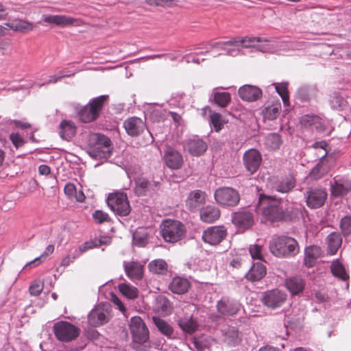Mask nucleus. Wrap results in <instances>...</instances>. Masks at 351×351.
<instances>
[{
	"instance_id": "1",
	"label": "nucleus",
	"mask_w": 351,
	"mask_h": 351,
	"mask_svg": "<svg viewBox=\"0 0 351 351\" xmlns=\"http://www.w3.org/2000/svg\"><path fill=\"white\" fill-rule=\"evenodd\" d=\"M269 252L276 257L289 258L300 252V245L296 239L287 236H275L269 243Z\"/></svg>"
},
{
	"instance_id": "2",
	"label": "nucleus",
	"mask_w": 351,
	"mask_h": 351,
	"mask_svg": "<svg viewBox=\"0 0 351 351\" xmlns=\"http://www.w3.org/2000/svg\"><path fill=\"white\" fill-rule=\"evenodd\" d=\"M130 329L132 337V346L135 351H149V330L140 317L130 319Z\"/></svg>"
},
{
	"instance_id": "3",
	"label": "nucleus",
	"mask_w": 351,
	"mask_h": 351,
	"mask_svg": "<svg viewBox=\"0 0 351 351\" xmlns=\"http://www.w3.org/2000/svg\"><path fill=\"white\" fill-rule=\"evenodd\" d=\"M88 154L96 160H106L111 154V141L109 138L101 134H91L88 136Z\"/></svg>"
},
{
	"instance_id": "4",
	"label": "nucleus",
	"mask_w": 351,
	"mask_h": 351,
	"mask_svg": "<svg viewBox=\"0 0 351 351\" xmlns=\"http://www.w3.org/2000/svg\"><path fill=\"white\" fill-rule=\"evenodd\" d=\"M258 205L262 207L263 215L269 221L274 222L288 219V216L280 206V202L277 199L261 195Z\"/></svg>"
},
{
	"instance_id": "5",
	"label": "nucleus",
	"mask_w": 351,
	"mask_h": 351,
	"mask_svg": "<svg viewBox=\"0 0 351 351\" xmlns=\"http://www.w3.org/2000/svg\"><path fill=\"white\" fill-rule=\"evenodd\" d=\"M161 235L166 242L176 243L184 235V225L178 221L166 219L161 224Z\"/></svg>"
},
{
	"instance_id": "6",
	"label": "nucleus",
	"mask_w": 351,
	"mask_h": 351,
	"mask_svg": "<svg viewBox=\"0 0 351 351\" xmlns=\"http://www.w3.org/2000/svg\"><path fill=\"white\" fill-rule=\"evenodd\" d=\"M106 95L92 99L80 112V119L84 123H89L96 120L103 108L104 104L107 99Z\"/></svg>"
},
{
	"instance_id": "7",
	"label": "nucleus",
	"mask_w": 351,
	"mask_h": 351,
	"mask_svg": "<svg viewBox=\"0 0 351 351\" xmlns=\"http://www.w3.org/2000/svg\"><path fill=\"white\" fill-rule=\"evenodd\" d=\"M214 195L217 203L223 207L236 206L240 201L238 191L231 187L219 188Z\"/></svg>"
},
{
	"instance_id": "8",
	"label": "nucleus",
	"mask_w": 351,
	"mask_h": 351,
	"mask_svg": "<svg viewBox=\"0 0 351 351\" xmlns=\"http://www.w3.org/2000/svg\"><path fill=\"white\" fill-rule=\"evenodd\" d=\"M53 330L58 340L66 342L72 341L80 334V329L77 327L66 321H60L54 324Z\"/></svg>"
},
{
	"instance_id": "9",
	"label": "nucleus",
	"mask_w": 351,
	"mask_h": 351,
	"mask_svg": "<svg viewBox=\"0 0 351 351\" xmlns=\"http://www.w3.org/2000/svg\"><path fill=\"white\" fill-rule=\"evenodd\" d=\"M107 203L110 209L117 215L127 216L130 213V206L126 194L115 193L109 195Z\"/></svg>"
},
{
	"instance_id": "10",
	"label": "nucleus",
	"mask_w": 351,
	"mask_h": 351,
	"mask_svg": "<svg viewBox=\"0 0 351 351\" xmlns=\"http://www.w3.org/2000/svg\"><path fill=\"white\" fill-rule=\"evenodd\" d=\"M327 192L321 187H310L304 194L306 205L311 208L322 207L327 198Z\"/></svg>"
},
{
	"instance_id": "11",
	"label": "nucleus",
	"mask_w": 351,
	"mask_h": 351,
	"mask_svg": "<svg viewBox=\"0 0 351 351\" xmlns=\"http://www.w3.org/2000/svg\"><path fill=\"white\" fill-rule=\"evenodd\" d=\"M110 311L108 305H97L88 314V322L90 325L98 327L109 320Z\"/></svg>"
},
{
	"instance_id": "12",
	"label": "nucleus",
	"mask_w": 351,
	"mask_h": 351,
	"mask_svg": "<svg viewBox=\"0 0 351 351\" xmlns=\"http://www.w3.org/2000/svg\"><path fill=\"white\" fill-rule=\"evenodd\" d=\"M226 235L227 230L224 226H213L204 231L202 240L210 245H215L220 243Z\"/></svg>"
},
{
	"instance_id": "13",
	"label": "nucleus",
	"mask_w": 351,
	"mask_h": 351,
	"mask_svg": "<svg viewBox=\"0 0 351 351\" xmlns=\"http://www.w3.org/2000/svg\"><path fill=\"white\" fill-rule=\"evenodd\" d=\"M243 161L246 171L254 174L260 167L262 156L257 149H250L244 153Z\"/></svg>"
},
{
	"instance_id": "14",
	"label": "nucleus",
	"mask_w": 351,
	"mask_h": 351,
	"mask_svg": "<svg viewBox=\"0 0 351 351\" xmlns=\"http://www.w3.org/2000/svg\"><path fill=\"white\" fill-rule=\"evenodd\" d=\"M232 221L241 230H247L254 224V215L247 208H242L232 214Z\"/></svg>"
},
{
	"instance_id": "15",
	"label": "nucleus",
	"mask_w": 351,
	"mask_h": 351,
	"mask_svg": "<svg viewBox=\"0 0 351 351\" xmlns=\"http://www.w3.org/2000/svg\"><path fill=\"white\" fill-rule=\"evenodd\" d=\"M184 148L192 156H199L207 149V143L198 136H193L185 140Z\"/></svg>"
},
{
	"instance_id": "16",
	"label": "nucleus",
	"mask_w": 351,
	"mask_h": 351,
	"mask_svg": "<svg viewBox=\"0 0 351 351\" xmlns=\"http://www.w3.org/2000/svg\"><path fill=\"white\" fill-rule=\"evenodd\" d=\"M287 295L278 289H273L264 293L262 301L268 307L276 308L280 306L286 300Z\"/></svg>"
},
{
	"instance_id": "17",
	"label": "nucleus",
	"mask_w": 351,
	"mask_h": 351,
	"mask_svg": "<svg viewBox=\"0 0 351 351\" xmlns=\"http://www.w3.org/2000/svg\"><path fill=\"white\" fill-rule=\"evenodd\" d=\"M164 160L165 165L171 169L177 170L182 167L184 160L182 155L173 149L168 147L164 153Z\"/></svg>"
},
{
	"instance_id": "18",
	"label": "nucleus",
	"mask_w": 351,
	"mask_h": 351,
	"mask_svg": "<svg viewBox=\"0 0 351 351\" xmlns=\"http://www.w3.org/2000/svg\"><path fill=\"white\" fill-rule=\"evenodd\" d=\"M123 127L128 135L136 136L145 130L146 124L142 119L137 117H132L124 121Z\"/></svg>"
},
{
	"instance_id": "19",
	"label": "nucleus",
	"mask_w": 351,
	"mask_h": 351,
	"mask_svg": "<svg viewBox=\"0 0 351 351\" xmlns=\"http://www.w3.org/2000/svg\"><path fill=\"white\" fill-rule=\"evenodd\" d=\"M217 311L223 316H232L237 313L240 304L229 298H223L217 305Z\"/></svg>"
},
{
	"instance_id": "20",
	"label": "nucleus",
	"mask_w": 351,
	"mask_h": 351,
	"mask_svg": "<svg viewBox=\"0 0 351 351\" xmlns=\"http://www.w3.org/2000/svg\"><path fill=\"white\" fill-rule=\"evenodd\" d=\"M206 193L200 190L191 192L186 202L187 208L191 211H195L205 203Z\"/></svg>"
},
{
	"instance_id": "21",
	"label": "nucleus",
	"mask_w": 351,
	"mask_h": 351,
	"mask_svg": "<svg viewBox=\"0 0 351 351\" xmlns=\"http://www.w3.org/2000/svg\"><path fill=\"white\" fill-rule=\"evenodd\" d=\"M123 268L128 277L132 280L142 279L143 276V266L138 262H123Z\"/></svg>"
},
{
	"instance_id": "22",
	"label": "nucleus",
	"mask_w": 351,
	"mask_h": 351,
	"mask_svg": "<svg viewBox=\"0 0 351 351\" xmlns=\"http://www.w3.org/2000/svg\"><path fill=\"white\" fill-rule=\"evenodd\" d=\"M331 193L339 197L346 195L351 190V182L344 178H334V183L330 184Z\"/></svg>"
},
{
	"instance_id": "23",
	"label": "nucleus",
	"mask_w": 351,
	"mask_h": 351,
	"mask_svg": "<svg viewBox=\"0 0 351 351\" xmlns=\"http://www.w3.org/2000/svg\"><path fill=\"white\" fill-rule=\"evenodd\" d=\"M239 95L243 100L253 101L262 96V91L256 86L244 85L239 89Z\"/></svg>"
},
{
	"instance_id": "24",
	"label": "nucleus",
	"mask_w": 351,
	"mask_h": 351,
	"mask_svg": "<svg viewBox=\"0 0 351 351\" xmlns=\"http://www.w3.org/2000/svg\"><path fill=\"white\" fill-rule=\"evenodd\" d=\"M43 21L49 24L65 27L73 25L77 20L66 15H43Z\"/></svg>"
},
{
	"instance_id": "25",
	"label": "nucleus",
	"mask_w": 351,
	"mask_h": 351,
	"mask_svg": "<svg viewBox=\"0 0 351 351\" xmlns=\"http://www.w3.org/2000/svg\"><path fill=\"white\" fill-rule=\"evenodd\" d=\"M285 284L291 295H298L303 291L306 282L301 276H295L286 279Z\"/></svg>"
},
{
	"instance_id": "26",
	"label": "nucleus",
	"mask_w": 351,
	"mask_h": 351,
	"mask_svg": "<svg viewBox=\"0 0 351 351\" xmlns=\"http://www.w3.org/2000/svg\"><path fill=\"white\" fill-rule=\"evenodd\" d=\"M223 340L228 345L235 346L238 345L242 339V335L236 327L227 326L221 330Z\"/></svg>"
},
{
	"instance_id": "27",
	"label": "nucleus",
	"mask_w": 351,
	"mask_h": 351,
	"mask_svg": "<svg viewBox=\"0 0 351 351\" xmlns=\"http://www.w3.org/2000/svg\"><path fill=\"white\" fill-rule=\"evenodd\" d=\"M266 267L264 264L257 262L252 265L245 276L249 281L256 282L261 280L266 275Z\"/></svg>"
},
{
	"instance_id": "28",
	"label": "nucleus",
	"mask_w": 351,
	"mask_h": 351,
	"mask_svg": "<svg viewBox=\"0 0 351 351\" xmlns=\"http://www.w3.org/2000/svg\"><path fill=\"white\" fill-rule=\"evenodd\" d=\"M322 255L321 248L317 245H309L304 249V265L308 267L314 266L317 259Z\"/></svg>"
},
{
	"instance_id": "29",
	"label": "nucleus",
	"mask_w": 351,
	"mask_h": 351,
	"mask_svg": "<svg viewBox=\"0 0 351 351\" xmlns=\"http://www.w3.org/2000/svg\"><path fill=\"white\" fill-rule=\"evenodd\" d=\"M200 219L206 223H213L220 217V210L213 206L202 208L199 212Z\"/></svg>"
},
{
	"instance_id": "30",
	"label": "nucleus",
	"mask_w": 351,
	"mask_h": 351,
	"mask_svg": "<svg viewBox=\"0 0 351 351\" xmlns=\"http://www.w3.org/2000/svg\"><path fill=\"white\" fill-rule=\"evenodd\" d=\"M191 287L189 281L184 278L175 277L169 285V289L174 293L183 294L188 291Z\"/></svg>"
},
{
	"instance_id": "31",
	"label": "nucleus",
	"mask_w": 351,
	"mask_h": 351,
	"mask_svg": "<svg viewBox=\"0 0 351 351\" xmlns=\"http://www.w3.org/2000/svg\"><path fill=\"white\" fill-rule=\"evenodd\" d=\"M60 137L66 141H70L76 133V127L71 121L63 120L59 125Z\"/></svg>"
},
{
	"instance_id": "32",
	"label": "nucleus",
	"mask_w": 351,
	"mask_h": 351,
	"mask_svg": "<svg viewBox=\"0 0 351 351\" xmlns=\"http://www.w3.org/2000/svg\"><path fill=\"white\" fill-rule=\"evenodd\" d=\"M278 43L271 38L260 37L256 49L263 53H275L278 50Z\"/></svg>"
},
{
	"instance_id": "33",
	"label": "nucleus",
	"mask_w": 351,
	"mask_h": 351,
	"mask_svg": "<svg viewBox=\"0 0 351 351\" xmlns=\"http://www.w3.org/2000/svg\"><path fill=\"white\" fill-rule=\"evenodd\" d=\"M260 40V37L257 36H244V37H234L228 40L230 45H239L244 48H255L256 43Z\"/></svg>"
},
{
	"instance_id": "34",
	"label": "nucleus",
	"mask_w": 351,
	"mask_h": 351,
	"mask_svg": "<svg viewBox=\"0 0 351 351\" xmlns=\"http://www.w3.org/2000/svg\"><path fill=\"white\" fill-rule=\"evenodd\" d=\"M149 271L154 274L163 275L167 272V264L163 259H155L148 264Z\"/></svg>"
},
{
	"instance_id": "35",
	"label": "nucleus",
	"mask_w": 351,
	"mask_h": 351,
	"mask_svg": "<svg viewBox=\"0 0 351 351\" xmlns=\"http://www.w3.org/2000/svg\"><path fill=\"white\" fill-rule=\"evenodd\" d=\"M329 171V167L324 161L319 162L311 171L309 177L311 179L317 180L324 176Z\"/></svg>"
},
{
	"instance_id": "36",
	"label": "nucleus",
	"mask_w": 351,
	"mask_h": 351,
	"mask_svg": "<svg viewBox=\"0 0 351 351\" xmlns=\"http://www.w3.org/2000/svg\"><path fill=\"white\" fill-rule=\"evenodd\" d=\"M330 271L334 276L341 280L346 281L349 279V275L347 274L344 266L337 260L331 263Z\"/></svg>"
},
{
	"instance_id": "37",
	"label": "nucleus",
	"mask_w": 351,
	"mask_h": 351,
	"mask_svg": "<svg viewBox=\"0 0 351 351\" xmlns=\"http://www.w3.org/2000/svg\"><path fill=\"white\" fill-rule=\"evenodd\" d=\"M327 241L330 252L332 254H335L342 243V239L340 234L337 232L330 233L327 237Z\"/></svg>"
},
{
	"instance_id": "38",
	"label": "nucleus",
	"mask_w": 351,
	"mask_h": 351,
	"mask_svg": "<svg viewBox=\"0 0 351 351\" xmlns=\"http://www.w3.org/2000/svg\"><path fill=\"white\" fill-rule=\"evenodd\" d=\"M153 322L161 333L168 338H171L173 333V329L169 323L157 317H153Z\"/></svg>"
},
{
	"instance_id": "39",
	"label": "nucleus",
	"mask_w": 351,
	"mask_h": 351,
	"mask_svg": "<svg viewBox=\"0 0 351 351\" xmlns=\"http://www.w3.org/2000/svg\"><path fill=\"white\" fill-rule=\"evenodd\" d=\"M135 191L138 195H144L150 191L154 184L143 178H138L135 180Z\"/></svg>"
},
{
	"instance_id": "40",
	"label": "nucleus",
	"mask_w": 351,
	"mask_h": 351,
	"mask_svg": "<svg viewBox=\"0 0 351 351\" xmlns=\"http://www.w3.org/2000/svg\"><path fill=\"white\" fill-rule=\"evenodd\" d=\"M330 105L332 108L338 110H343L347 106V101L339 93H333L330 95Z\"/></svg>"
},
{
	"instance_id": "41",
	"label": "nucleus",
	"mask_w": 351,
	"mask_h": 351,
	"mask_svg": "<svg viewBox=\"0 0 351 351\" xmlns=\"http://www.w3.org/2000/svg\"><path fill=\"white\" fill-rule=\"evenodd\" d=\"M156 308L159 313L168 315L171 313L170 301L164 295H159L156 299Z\"/></svg>"
},
{
	"instance_id": "42",
	"label": "nucleus",
	"mask_w": 351,
	"mask_h": 351,
	"mask_svg": "<svg viewBox=\"0 0 351 351\" xmlns=\"http://www.w3.org/2000/svg\"><path fill=\"white\" fill-rule=\"evenodd\" d=\"M231 101V95L227 92H215L213 101L219 107H226Z\"/></svg>"
},
{
	"instance_id": "43",
	"label": "nucleus",
	"mask_w": 351,
	"mask_h": 351,
	"mask_svg": "<svg viewBox=\"0 0 351 351\" xmlns=\"http://www.w3.org/2000/svg\"><path fill=\"white\" fill-rule=\"evenodd\" d=\"M228 41L217 43L215 47L226 51V54L230 56H237L240 54L241 50L238 48L239 45H230Z\"/></svg>"
},
{
	"instance_id": "44",
	"label": "nucleus",
	"mask_w": 351,
	"mask_h": 351,
	"mask_svg": "<svg viewBox=\"0 0 351 351\" xmlns=\"http://www.w3.org/2000/svg\"><path fill=\"white\" fill-rule=\"evenodd\" d=\"M282 141L281 136L278 133H270L265 138V145L272 150L280 148Z\"/></svg>"
},
{
	"instance_id": "45",
	"label": "nucleus",
	"mask_w": 351,
	"mask_h": 351,
	"mask_svg": "<svg viewBox=\"0 0 351 351\" xmlns=\"http://www.w3.org/2000/svg\"><path fill=\"white\" fill-rule=\"evenodd\" d=\"M119 291L128 299H135L138 295V291L137 288L126 283L119 284Z\"/></svg>"
},
{
	"instance_id": "46",
	"label": "nucleus",
	"mask_w": 351,
	"mask_h": 351,
	"mask_svg": "<svg viewBox=\"0 0 351 351\" xmlns=\"http://www.w3.org/2000/svg\"><path fill=\"white\" fill-rule=\"evenodd\" d=\"M281 106L280 104L269 106L263 111V116L265 119L274 120L280 114Z\"/></svg>"
},
{
	"instance_id": "47",
	"label": "nucleus",
	"mask_w": 351,
	"mask_h": 351,
	"mask_svg": "<svg viewBox=\"0 0 351 351\" xmlns=\"http://www.w3.org/2000/svg\"><path fill=\"white\" fill-rule=\"evenodd\" d=\"M209 123L215 132H219L226 123L222 115L218 112H211L209 115Z\"/></svg>"
},
{
	"instance_id": "48",
	"label": "nucleus",
	"mask_w": 351,
	"mask_h": 351,
	"mask_svg": "<svg viewBox=\"0 0 351 351\" xmlns=\"http://www.w3.org/2000/svg\"><path fill=\"white\" fill-rule=\"evenodd\" d=\"M179 326L186 332L193 333L197 328V324L195 320L190 317L180 318L178 320Z\"/></svg>"
},
{
	"instance_id": "49",
	"label": "nucleus",
	"mask_w": 351,
	"mask_h": 351,
	"mask_svg": "<svg viewBox=\"0 0 351 351\" xmlns=\"http://www.w3.org/2000/svg\"><path fill=\"white\" fill-rule=\"evenodd\" d=\"M11 29L16 32L29 31L33 29V25L25 21H18L6 24Z\"/></svg>"
},
{
	"instance_id": "50",
	"label": "nucleus",
	"mask_w": 351,
	"mask_h": 351,
	"mask_svg": "<svg viewBox=\"0 0 351 351\" xmlns=\"http://www.w3.org/2000/svg\"><path fill=\"white\" fill-rule=\"evenodd\" d=\"M213 342V339L210 337L203 336L195 338L193 344L197 351H204L212 345Z\"/></svg>"
},
{
	"instance_id": "51",
	"label": "nucleus",
	"mask_w": 351,
	"mask_h": 351,
	"mask_svg": "<svg viewBox=\"0 0 351 351\" xmlns=\"http://www.w3.org/2000/svg\"><path fill=\"white\" fill-rule=\"evenodd\" d=\"M295 186V180L287 178L280 182L276 186V190L281 193H288Z\"/></svg>"
},
{
	"instance_id": "52",
	"label": "nucleus",
	"mask_w": 351,
	"mask_h": 351,
	"mask_svg": "<svg viewBox=\"0 0 351 351\" xmlns=\"http://www.w3.org/2000/svg\"><path fill=\"white\" fill-rule=\"evenodd\" d=\"M54 251V245H49L43 252V253L40 255V257H37L33 261L27 263L23 267V269H27V267H32V266H37L40 264V258L47 257L49 256L50 254H53Z\"/></svg>"
},
{
	"instance_id": "53",
	"label": "nucleus",
	"mask_w": 351,
	"mask_h": 351,
	"mask_svg": "<svg viewBox=\"0 0 351 351\" xmlns=\"http://www.w3.org/2000/svg\"><path fill=\"white\" fill-rule=\"evenodd\" d=\"M275 88L276 92L281 97L284 104L289 105V100L287 90V84L286 83L277 84Z\"/></svg>"
},
{
	"instance_id": "54",
	"label": "nucleus",
	"mask_w": 351,
	"mask_h": 351,
	"mask_svg": "<svg viewBox=\"0 0 351 351\" xmlns=\"http://www.w3.org/2000/svg\"><path fill=\"white\" fill-rule=\"evenodd\" d=\"M250 254L252 258L258 260H263V249L262 245L254 244L250 246Z\"/></svg>"
},
{
	"instance_id": "55",
	"label": "nucleus",
	"mask_w": 351,
	"mask_h": 351,
	"mask_svg": "<svg viewBox=\"0 0 351 351\" xmlns=\"http://www.w3.org/2000/svg\"><path fill=\"white\" fill-rule=\"evenodd\" d=\"M315 90L311 87L303 86L298 89L297 95L302 101L309 100Z\"/></svg>"
},
{
	"instance_id": "56",
	"label": "nucleus",
	"mask_w": 351,
	"mask_h": 351,
	"mask_svg": "<svg viewBox=\"0 0 351 351\" xmlns=\"http://www.w3.org/2000/svg\"><path fill=\"white\" fill-rule=\"evenodd\" d=\"M340 228L344 236L351 234V215L345 216L341 219Z\"/></svg>"
},
{
	"instance_id": "57",
	"label": "nucleus",
	"mask_w": 351,
	"mask_h": 351,
	"mask_svg": "<svg viewBox=\"0 0 351 351\" xmlns=\"http://www.w3.org/2000/svg\"><path fill=\"white\" fill-rule=\"evenodd\" d=\"M319 117L316 115L306 114L302 117L300 123L306 128L311 127L319 122Z\"/></svg>"
},
{
	"instance_id": "58",
	"label": "nucleus",
	"mask_w": 351,
	"mask_h": 351,
	"mask_svg": "<svg viewBox=\"0 0 351 351\" xmlns=\"http://www.w3.org/2000/svg\"><path fill=\"white\" fill-rule=\"evenodd\" d=\"M73 74L65 73L64 71H60L58 75H51L47 82L43 84H38V87H41L45 85H48L49 84H56L58 80H60L62 78L65 77H71Z\"/></svg>"
},
{
	"instance_id": "59",
	"label": "nucleus",
	"mask_w": 351,
	"mask_h": 351,
	"mask_svg": "<svg viewBox=\"0 0 351 351\" xmlns=\"http://www.w3.org/2000/svg\"><path fill=\"white\" fill-rule=\"evenodd\" d=\"M44 287L43 282L40 280L34 281L29 287V291L32 295L37 296L40 294Z\"/></svg>"
},
{
	"instance_id": "60",
	"label": "nucleus",
	"mask_w": 351,
	"mask_h": 351,
	"mask_svg": "<svg viewBox=\"0 0 351 351\" xmlns=\"http://www.w3.org/2000/svg\"><path fill=\"white\" fill-rule=\"evenodd\" d=\"M93 219L99 223H104L105 221H108L109 219V216L106 213H104L102 210H97L93 214Z\"/></svg>"
},
{
	"instance_id": "61",
	"label": "nucleus",
	"mask_w": 351,
	"mask_h": 351,
	"mask_svg": "<svg viewBox=\"0 0 351 351\" xmlns=\"http://www.w3.org/2000/svg\"><path fill=\"white\" fill-rule=\"evenodd\" d=\"M10 138L13 145L16 147H20L24 144L23 138L19 135V133H12L10 135Z\"/></svg>"
},
{
	"instance_id": "62",
	"label": "nucleus",
	"mask_w": 351,
	"mask_h": 351,
	"mask_svg": "<svg viewBox=\"0 0 351 351\" xmlns=\"http://www.w3.org/2000/svg\"><path fill=\"white\" fill-rule=\"evenodd\" d=\"M172 0H145V2L151 6H165Z\"/></svg>"
},
{
	"instance_id": "63",
	"label": "nucleus",
	"mask_w": 351,
	"mask_h": 351,
	"mask_svg": "<svg viewBox=\"0 0 351 351\" xmlns=\"http://www.w3.org/2000/svg\"><path fill=\"white\" fill-rule=\"evenodd\" d=\"M64 191L69 197H73L74 194L76 193V188L74 184L68 183L65 185Z\"/></svg>"
},
{
	"instance_id": "64",
	"label": "nucleus",
	"mask_w": 351,
	"mask_h": 351,
	"mask_svg": "<svg viewBox=\"0 0 351 351\" xmlns=\"http://www.w3.org/2000/svg\"><path fill=\"white\" fill-rule=\"evenodd\" d=\"M93 247H95L94 242H93V241H90L85 242L84 243L80 245L78 249L83 254L86 250L92 249Z\"/></svg>"
}]
</instances>
